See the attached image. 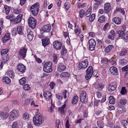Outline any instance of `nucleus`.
<instances>
[{
	"label": "nucleus",
	"instance_id": "6e6552de",
	"mask_svg": "<svg viewBox=\"0 0 128 128\" xmlns=\"http://www.w3.org/2000/svg\"><path fill=\"white\" fill-rule=\"evenodd\" d=\"M87 60H85L79 62L78 66V69L81 70L82 68H86L88 65Z\"/></svg>",
	"mask_w": 128,
	"mask_h": 128
},
{
	"label": "nucleus",
	"instance_id": "20e7f679",
	"mask_svg": "<svg viewBox=\"0 0 128 128\" xmlns=\"http://www.w3.org/2000/svg\"><path fill=\"white\" fill-rule=\"evenodd\" d=\"M86 73L85 76L86 80H88L90 79L93 73V70L92 66H89L86 71Z\"/></svg>",
	"mask_w": 128,
	"mask_h": 128
},
{
	"label": "nucleus",
	"instance_id": "69168bd1",
	"mask_svg": "<svg viewBox=\"0 0 128 128\" xmlns=\"http://www.w3.org/2000/svg\"><path fill=\"white\" fill-rule=\"evenodd\" d=\"M56 98L58 99V100H61L62 98H63V97H62L60 95L59 93H58L57 94H56Z\"/></svg>",
	"mask_w": 128,
	"mask_h": 128
},
{
	"label": "nucleus",
	"instance_id": "e433bc0d",
	"mask_svg": "<svg viewBox=\"0 0 128 128\" xmlns=\"http://www.w3.org/2000/svg\"><path fill=\"white\" fill-rule=\"evenodd\" d=\"M4 8L6 11V14H9V12L10 11V7L6 5H5L4 6Z\"/></svg>",
	"mask_w": 128,
	"mask_h": 128
},
{
	"label": "nucleus",
	"instance_id": "c9c22d12",
	"mask_svg": "<svg viewBox=\"0 0 128 128\" xmlns=\"http://www.w3.org/2000/svg\"><path fill=\"white\" fill-rule=\"evenodd\" d=\"M32 9L33 10H30L32 12V14L34 16H36L37 15L38 12L39 10H34V9Z\"/></svg>",
	"mask_w": 128,
	"mask_h": 128
},
{
	"label": "nucleus",
	"instance_id": "ddd939ff",
	"mask_svg": "<svg viewBox=\"0 0 128 128\" xmlns=\"http://www.w3.org/2000/svg\"><path fill=\"white\" fill-rule=\"evenodd\" d=\"M43 95L47 100H49L51 98L52 94L50 92L48 91H45L43 93Z\"/></svg>",
	"mask_w": 128,
	"mask_h": 128
},
{
	"label": "nucleus",
	"instance_id": "f8f14e48",
	"mask_svg": "<svg viewBox=\"0 0 128 128\" xmlns=\"http://www.w3.org/2000/svg\"><path fill=\"white\" fill-rule=\"evenodd\" d=\"M86 93L85 91H82L80 93V99L81 102L84 103L86 100Z\"/></svg>",
	"mask_w": 128,
	"mask_h": 128
},
{
	"label": "nucleus",
	"instance_id": "de8ad7c7",
	"mask_svg": "<svg viewBox=\"0 0 128 128\" xmlns=\"http://www.w3.org/2000/svg\"><path fill=\"white\" fill-rule=\"evenodd\" d=\"M95 15L94 14H92L90 17L89 20L90 22H93L95 18Z\"/></svg>",
	"mask_w": 128,
	"mask_h": 128
},
{
	"label": "nucleus",
	"instance_id": "f3484780",
	"mask_svg": "<svg viewBox=\"0 0 128 128\" xmlns=\"http://www.w3.org/2000/svg\"><path fill=\"white\" fill-rule=\"evenodd\" d=\"M104 12L106 14L108 13L110 11L111 8L110 4L108 3H106L104 4Z\"/></svg>",
	"mask_w": 128,
	"mask_h": 128
},
{
	"label": "nucleus",
	"instance_id": "72a5a7b5",
	"mask_svg": "<svg viewBox=\"0 0 128 128\" xmlns=\"http://www.w3.org/2000/svg\"><path fill=\"white\" fill-rule=\"evenodd\" d=\"M67 52V50L66 48L64 46H62V51L61 52V55L62 56L65 55Z\"/></svg>",
	"mask_w": 128,
	"mask_h": 128
},
{
	"label": "nucleus",
	"instance_id": "c85d7f7f",
	"mask_svg": "<svg viewBox=\"0 0 128 128\" xmlns=\"http://www.w3.org/2000/svg\"><path fill=\"white\" fill-rule=\"evenodd\" d=\"M2 81L7 84H9L11 82L10 79L8 77H4L2 79Z\"/></svg>",
	"mask_w": 128,
	"mask_h": 128
},
{
	"label": "nucleus",
	"instance_id": "8fccbe9b",
	"mask_svg": "<svg viewBox=\"0 0 128 128\" xmlns=\"http://www.w3.org/2000/svg\"><path fill=\"white\" fill-rule=\"evenodd\" d=\"M97 124L99 128H103L104 127L103 123L100 121H98L97 122Z\"/></svg>",
	"mask_w": 128,
	"mask_h": 128
},
{
	"label": "nucleus",
	"instance_id": "ea45409f",
	"mask_svg": "<svg viewBox=\"0 0 128 128\" xmlns=\"http://www.w3.org/2000/svg\"><path fill=\"white\" fill-rule=\"evenodd\" d=\"M105 20V19L104 16H102L99 18L98 20L99 22L102 23L104 22Z\"/></svg>",
	"mask_w": 128,
	"mask_h": 128
},
{
	"label": "nucleus",
	"instance_id": "9d476101",
	"mask_svg": "<svg viewBox=\"0 0 128 128\" xmlns=\"http://www.w3.org/2000/svg\"><path fill=\"white\" fill-rule=\"evenodd\" d=\"M66 66L63 63H59L57 66V71L59 72H62L66 70Z\"/></svg>",
	"mask_w": 128,
	"mask_h": 128
},
{
	"label": "nucleus",
	"instance_id": "a18cd8bd",
	"mask_svg": "<svg viewBox=\"0 0 128 128\" xmlns=\"http://www.w3.org/2000/svg\"><path fill=\"white\" fill-rule=\"evenodd\" d=\"M17 30L18 33L19 34H22V27L20 26H18L17 27Z\"/></svg>",
	"mask_w": 128,
	"mask_h": 128
},
{
	"label": "nucleus",
	"instance_id": "1a4fd4ad",
	"mask_svg": "<svg viewBox=\"0 0 128 128\" xmlns=\"http://www.w3.org/2000/svg\"><path fill=\"white\" fill-rule=\"evenodd\" d=\"M117 87L116 83L114 82H112L108 86V88L110 92H112L115 90Z\"/></svg>",
	"mask_w": 128,
	"mask_h": 128
},
{
	"label": "nucleus",
	"instance_id": "dca6fc26",
	"mask_svg": "<svg viewBox=\"0 0 128 128\" xmlns=\"http://www.w3.org/2000/svg\"><path fill=\"white\" fill-rule=\"evenodd\" d=\"M54 46V48L57 50H59L61 48L62 46V43L58 41H56L53 43Z\"/></svg>",
	"mask_w": 128,
	"mask_h": 128
},
{
	"label": "nucleus",
	"instance_id": "7ed1b4c3",
	"mask_svg": "<svg viewBox=\"0 0 128 128\" xmlns=\"http://www.w3.org/2000/svg\"><path fill=\"white\" fill-rule=\"evenodd\" d=\"M52 62H49L46 63L44 64L43 70L44 71L47 72L49 73L52 70Z\"/></svg>",
	"mask_w": 128,
	"mask_h": 128
},
{
	"label": "nucleus",
	"instance_id": "338daca9",
	"mask_svg": "<svg viewBox=\"0 0 128 128\" xmlns=\"http://www.w3.org/2000/svg\"><path fill=\"white\" fill-rule=\"evenodd\" d=\"M124 39L126 40H128V34H124L123 36Z\"/></svg>",
	"mask_w": 128,
	"mask_h": 128
},
{
	"label": "nucleus",
	"instance_id": "7c9ffc66",
	"mask_svg": "<svg viewBox=\"0 0 128 128\" xmlns=\"http://www.w3.org/2000/svg\"><path fill=\"white\" fill-rule=\"evenodd\" d=\"M122 126L125 128H128V122L126 120H122L121 122Z\"/></svg>",
	"mask_w": 128,
	"mask_h": 128
},
{
	"label": "nucleus",
	"instance_id": "4468645a",
	"mask_svg": "<svg viewBox=\"0 0 128 128\" xmlns=\"http://www.w3.org/2000/svg\"><path fill=\"white\" fill-rule=\"evenodd\" d=\"M51 27L50 25L49 24L44 25L42 28V30L43 32H49L50 31Z\"/></svg>",
	"mask_w": 128,
	"mask_h": 128
},
{
	"label": "nucleus",
	"instance_id": "09e8293b",
	"mask_svg": "<svg viewBox=\"0 0 128 128\" xmlns=\"http://www.w3.org/2000/svg\"><path fill=\"white\" fill-rule=\"evenodd\" d=\"M53 57L54 58L53 62L55 63L56 64L58 62L57 58L58 57L57 55L55 54H53Z\"/></svg>",
	"mask_w": 128,
	"mask_h": 128
},
{
	"label": "nucleus",
	"instance_id": "4d7b16f0",
	"mask_svg": "<svg viewBox=\"0 0 128 128\" xmlns=\"http://www.w3.org/2000/svg\"><path fill=\"white\" fill-rule=\"evenodd\" d=\"M64 6L66 10H68L70 8V5L69 3L67 2H65L64 4Z\"/></svg>",
	"mask_w": 128,
	"mask_h": 128
},
{
	"label": "nucleus",
	"instance_id": "4be33fe9",
	"mask_svg": "<svg viewBox=\"0 0 128 128\" xmlns=\"http://www.w3.org/2000/svg\"><path fill=\"white\" fill-rule=\"evenodd\" d=\"M112 20L113 22L118 25L120 24L121 22V18L118 17H114L112 19Z\"/></svg>",
	"mask_w": 128,
	"mask_h": 128
},
{
	"label": "nucleus",
	"instance_id": "f704fd0d",
	"mask_svg": "<svg viewBox=\"0 0 128 128\" xmlns=\"http://www.w3.org/2000/svg\"><path fill=\"white\" fill-rule=\"evenodd\" d=\"M110 100L109 102L111 104H114L115 103V100L114 97L112 96H110L109 97Z\"/></svg>",
	"mask_w": 128,
	"mask_h": 128
},
{
	"label": "nucleus",
	"instance_id": "49530a36",
	"mask_svg": "<svg viewBox=\"0 0 128 128\" xmlns=\"http://www.w3.org/2000/svg\"><path fill=\"white\" fill-rule=\"evenodd\" d=\"M8 52V50L7 49H2L1 51V55L2 56H4Z\"/></svg>",
	"mask_w": 128,
	"mask_h": 128
},
{
	"label": "nucleus",
	"instance_id": "680f3d73",
	"mask_svg": "<svg viewBox=\"0 0 128 128\" xmlns=\"http://www.w3.org/2000/svg\"><path fill=\"white\" fill-rule=\"evenodd\" d=\"M101 4H100V3H95L94 4V5L93 6V8L95 10L96 9L98 8L99 6Z\"/></svg>",
	"mask_w": 128,
	"mask_h": 128
},
{
	"label": "nucleus",
	"instance_id": "f257e3e1",
	"mask_svg": "<svg viewBox=\"0 0 128 128\" xmlns=\"http://www.w3.org/2000/svg\"><path fill=\"white\" fill-rule=\"evenodd\" d=\"M43 118L42 115L37 114L36 116H34L33 118V122L35 125H38L42 123V121Z\"/></svg>",
	"mask_w": 128,
	"mask_h": 128
},
{
	"label": "nucleus",
	"instance_id": "0e129e2a",
	"mask_svg": "<svg viewBox=\"0 0 128 128\" xmlns=\"http://www.w3.org/2000/svg\"><path fill=\"white\" fill-rule=\"evenodd\" d=\"M23 88L25 90H29L30 86L28 84H26L24 86Z\"/></svg>",
	"mask_w": 128,
	"mask_h": 128
},
{
	"label": "nucleus",
	"instance_id": "603ef678",
	"mask_svg": "<svg viewBox=\"0 0 128 128\" xmlns=\"http://www.w3.org/2000/svg\"><path fill=\"white\" fill-rule=\"evenodd\" d=\"M12 128H18V126L16 122H13L12 125Z\"/></svg>",
	"mask_w": 128,
	"mask_h": 128
},
{
	"label": "nucleus",
	"instance_id": "79ce46f5",
	"mask_svg": "<svg viewBox=\"0 0 128 128\" xmlns=\"http://www.w3.org/2000/svg\"><path fill=\"white\" fill-rule=\"evenodd\" d=\"M79 12L80 17L81 18H82L85 13V11L83 10H80Z\"/></svg>",
	"mask_w": 128,
	"mask_h": 128
},
{
	"label": "nucleus",
	"instance_id": "9b49d317",
	"mask_svg": "<svg viewBox=\"0 0 128 128\" xmlns=\"http://www.w3.org/2000/svg\"><path fill=\"white\" fill-rule=\"evenodd\" d=\"M27 51V50L24 48L20 49L19 51V54L20 57L22 58L25 57Z\"/></svg>",
	"mask_w": 128,
	"mask_h": 128
},
{
	"label": "nucleus",
	"instance_id": "13d9d810",
	"mask_svg": "<svg viewBox=\"0 0 128 128\" xmlns=\"http://www.w3.org/2000/svg\"><path fill=\"white\" fill-rule=\"evenodd\" d=\"M126 92V90L125 88L124 87H122L121 88V93L122 94H125Z\"/></svg>",
	"mask_w": 128,
	"mask_h": 128
},
{
	"label": "nucleus",
	"instance_id": "a19ab883",
	"mask_svg": "<svg viewBox=\"0 0 128 128\" xmlns=\"http://www.w3.org/2000/svg\"><path fill=\"white\" fill-rule=\"evenodd\" d=\"M26 79L24 77L22 78L19 80V82L20 84L22 85L24 84L26 82Z\"/></svg>",
	"mask_w": 128,
	"mask_h": 128
},
{
	"label": "nucleus",
	"instance_id": "0eeeda50",
	"mask_svg": "<svg viewBox=\"0 0 128 128\" xmlns=\"http://www.w3.org/2000/svg\"><path fill=\"white\" fill-rule=\"evenodd\" d=\"M22 16V14H19L15 18H13L12 19H11L10 20V22L13 24H18L21 22Z\"/></svg>",
	"mask_w": 128,
	"mask_h": 128
},
{
	"label": "nucleus",
	"instance_id": "58836bf2",
	"mask_svg": "<svg viewBox=\"0 0 128 128\" xmlns=\"http://www.w3.org/2000/svg\"><path fill=\"white\" fill-rule=\"evenodd\" d=\"M124 32L122 30H120L117 32V34H118V37L122 38L123 35L124 34Z\"/></svg>",
	"mask_w": 128,
	"mask_h": 128
},
{
	"label": "nucleus",
	"instance_id": "864d4df0",
	"mask_svg": "<svg viewBox=\"0 0 128 128\" xmlns=\"http://www.w3.org/2000/svg\"><path fill=\"white\" fill-rule=\"evenodd\" d=\"M127 51L126 50H122L120 54V56H122L125 55L127 53Z\"/></svg>",
	"mask_w": 128,
	"mask_h": 128
},
{
	"label": "nucleus",
	"instance_id": "5fc2aeb1",
	"mask_svg": "<svg viewBox=\"0 0 128 128\" xmlns=\"http://www.w3.org/2000/svg\"><path fill=\"white\" fill-rule=\"evenodd\" d=\"M56 85V84L54 82H51L49 84L50 87L52 89H53L54 87Z\"/></svg>",
	"mask_w": 128,
	"mask_h": 128
},
{
	"label": "nucleus",
	"instance_id": "423d86ee",
	"mask_svg": "<svg viewBox=\"0 0 128 128\" xmlns=\"http://www.w3.org/2000/svg\"><path fill=\"white\" fill-rule=\"evenodd\" d=\"M88 44L89 45V50L92 51L95 49V48L96 46V42L93 39L90 40L88 41Z\"/></svg>",
	"mask_w": 128,
	"mask_h": 128
},
{
	"label": "nucleus",
	"instance_id": "e2e57ef3",
	"mask_svg": "<svg viewBox=\"0 0 128 128\" xmlns=\"http://www.w3.org/2000/svg\"><path fill=\"white\" fill-rule=\"evenodd\" d=\"M122 71H128V65L122 68Z\"/></svg>",
	"mask_w": 128,
	"mask_h": 128
},
{
	"label": "nucleus",
	"instance_id": "aec40b11",
	"mask_svg": "<svg viewBox=\"0 0 128 128\" xmlns=\"http://www.w3.org/2000/svg\"><path fill=\"white\" fill-rule=\"evenodd\" d=\"M111 74L114 75H116L118 74L117 68L115 67L112 66L109 69Z\"/></svg>",
	"mask_w": 128,
	"mask_h": 128
},
{
	"label": "nucleus",
	"instance_id": "b1692460",
	"mask_svg": "<svg viewBox=\"0 0 128 128\" xmlns=\"http://www.w3.org/2000/svg\"><path fill=\"white\" fill-rule=\"evenodd\" d=\"M66 104H64L61 107L58 108V110L60 113L62 114H64L65 112L64 110L66 107Z\"/></svg>",
	"mask_w": 128,
	"mask_h": 128
},
{
	"label": "nucleus",
	"instance_id": "393cba45",
	"mask_svg": "<svg viewBox=\"0 0 128 128\" xmlns=\"http://www.w3.org/2000/svg\"><path fill=\"white\" fill-rule=\"evenodd\" d=\"M40 8V5L38 3L36 2L33 4L30 7V10H39Z\"/></svg>",
	"mask_w": 128,
	"mask_h": 128
},
{
	"label": "nucleus",
	"instance_id": "bb28decb",
	"mask_svg": "<svg viewBox=\"0 0 128 128\" xmlns=\"http://www.w3.org/2000/svg\"><path fill=\"white\" fill-rule=\"evenodd\" d=\"M114 48V46L113 45H110L108 46L104 50L105 52L106 53H108L112 49Z\"/></svg>",
	"mask_w": 128,
	"mask_h": 128
},
{
	"label": "nucleus",
	"instance_id": "2eb2a0df",
	"mask_svg": "<svg viewBox=\"0 0 128 128\" xmlns=\"http://www.w3.org/2000/svg\"><path fill=\"white\" fill-rule=\"evenodd\" d=\"M26 66L22 64H19L17 66V69L20 72L22 73L25 72L26 70Z\"/></svg>",
	"mask_w": 128,
	"mask_h": 128
},
{
	"label": "nucleus",
	"instance_id": "774afa93",
	"mask_svg": "<svg viewBox=\"0 0 128 128\" xmlns=\"http://www.w3.org/2000/svg\"><path fill=\"white\" fill-rule=\"evenodd\" d=\"M86 13V16L87 17H89L90 15L91 12L88 11V10H87Z\"/></svg>",
	"mask_w": 128,
	"mask_h": 128
},
{
	"label": "nucleus",
	"instance_id": "2f4dec72",
	"mask_svg": "<svg viewBox=\"0 0 128 128\" xmlns=\"http://www.w3.org/2000/svg\"><path fill=\"white\" fill-rule=\"evenodd\" d=\"M8 117V114L7 113L4 114L3 112H2L0 114V120L4 119L7 118Z\"/></svg>",
	"mask_w": 128,
	"mask_h": 128
},
{
	"label": "nucleus",
	"instance_id": "37998d69",
	"mask_svg": "<svg viewBox=\"0 0 128 128\" xmlns=\"http://www.w3.org/2000/svg\"><path fill=\"white\" fill-rule=\"evenodd\" d=\"M104 87V85L102 83H100L98 84L97 85L96 88L98 90H101Z\"/></svg>",
	"mask_w": 128,
	"mask_h": 128
},
{
	"label": "nucleus",
	"instance_id": "a211bd4d",
	"mask_svg": "<svg viewBox=\"0 0 128 128\" xmlns=\"http://www.w3.org/2000/svg\"><path fill=\"white\" fill-rule=\"evenodd\" d=\"M27 38L30 41L32 40L34 36L33 33L30 29H28L27 30Z\"/></svg>",
	"mask_w": 128,
	"mask_h": 128
},
{
	"label": "nucleus",
	"instance_id": "bf43d9fd",
	"mask_svg": "<svg viewBox=\"0 0 128 128\" xmlns=\"http://www.w3.org/2000/svg\"><path fill=\"white\" fill-rule=\"evenodd\" d=\"M101 61L102 63L106 64L108 62V60L107 58H104L102 59Z\"/></svg>",
	"mask_w": 128,
	"mask_h": 128
},
{
	"label": "nucleus",
	"instance_id": "6ab92c4d",
	"mask_svg": "<svg viewBox=\"0 0 128 128\" xmlns=\"http://www.w3.org/2000/svg\"><path fill=\"white\" fill-rule=\"evenodd\" d=\"M127 102V101L124 99H121L117 103L118 107H122V105H125Z\"/></svg>",
	"mask_w": 128,
	"mask_h": 128
},
{
	"label": "nucleus",
	"instance_id": "6e6d98bb",
	"mask_svg": "<svg viewBox=\"0 0 128 128\" xmlns=\"http://www.w3.org/2000/svg\"><path fill=\"white\" fill-rule=\"evenodd\" d=\"M23 118L25 120L28 119L29 118V116L28 114L26 113H24L23 114Z\"/></svg>",
	"mask_w": 128,
	"mask_h": 128
},
{
	"label": "nucleus",
	"instance_id": "4c0bfd02",
	"mask_svg": "<svg viewBox=\"0 0 128 128\" xmlns=\"http://www.w3.org/2000/svg\"><path fill=\"white\" fill-rule=\"evenodd\" d=\"M118 107V112L121 114H122L123 112H125V109L122 107Z\"/></svg>",
	"mask_w": 128,
	"mask_h": 128
},
{
	"label": "nucleus",
	"instance_id": "5701e85b",
	"mask_svg": "<svg viewBox=\"0 0 128 128\" xmlns=\"http://www.w3.org/2000/svg\"><path fill=\"white\" fill-rule=\"evenodd\" d=\"M10 34L8 32L5 34L4 36L2 38V40L4 43L6 42L7 40H10Z\"/></svg>",
	"mask_w": 128,
	"mask_h": 128
},
{
	"label": "nucleus",
	"instance_id": "c756f323",
	"mask_svg": "<svg viewBox=\"0 0 128 128\" xmlns=\"http://www.w3.org/2000/svg\"><path fill=\"white\" fill-rule=\"evenodd\" d=\"M127 61L124 58L120 59L119 62V64L120 65H124L127 63Z\"/></svg>",
	"mask_w": 128,
	"mask_h": 128
},
{
	"label": "nucleus",
	"instance_id": "a878e982",
	"mask_svg": "<svg viewBox=\"0 0 128 128\" xmlns=\"http://www.w3.org/2000/svg\"><path fill=\"white\" fill-rule=\"evenodd\" d=\"M78 96L76 94H75L72 99V103L73 104H76L78 101Z\"/></svg>",
	"mask_w": 128,
	"mask_h": 128
},
{
	"label": "nucleus",
	"instance_id": "052dcab7",
	"mask_svg": "<svg viewBox=\"0 0 128 128\" xmlns=\"http://www.w3.org/2000/svg\"><path fill=\"white\" fill-rule=\"evenodd\" d=\"M6 18L7 19L10 20L11 18H12V19L13 18H15V16H14L13 14H10L9 15H8L6 16Z\"/></svg>",
	"mask_w": 128,
	"mask_h": 128
},
{
	"label": "nucleus",
	"instance_id": "39448f33",
	"mask_svg": "<svg viewBox=\"0 0 128 128\" xmlns=\"http://www.w3.org/2000/svg\"><path fill=\"white\" fill-rule=\"evenodd\" d=\"M28 24L30 27L34 28L36 24V21L34 18L32 17L28 18Z\"/></svg>",
	"mask_w": 128,
	"mask_h": 128
},
{
	"label": "nucleus",
	"instance_id": "c03bdc74",
	"mask_svg": "<svg viewBox=\"0 0 128 128\" xmlns=\"http://www.w3.org/2000/svg\"><path fill=\"white\" fill-rule=\"evenodd\" d=\"M2 57V59L4 62H6L7 61L9 58V56L8 54H6L4 55Z\"/></svg>",
	"mask_w": 128,
	"mask_h": 128
},
{
	"label": "nucleus",
	"instance_id": "412c9836",
	"mask_svg": "<svg viewBox=\"0 0 128 128\" xmlns=\"http://www.w3.org/2000/svg\"><path fill=\"white\" fill-rule=\"evenodd\" d=\"M42 44L44 47L48 45L50 43L49 39L48 38H46L44 39H42Z\"/></svg>",
	"mask_w": 128,
	"mask_h": 128
},
{
	"label": "nucleus",
	"instance_id": "f03ea898",
	"mask_svg": "<svg viewBox=\"0 0 128 128\" xmlns=\"http://www.w3.org/2000/svg\"><path fill=\"white\" fill-rule=\"evenodd\" d=\"M10 114L9 118L10 120L13 121L18 118L19 115V111L17 110H13L10 113Z\"/></svg>",
	"mask_w": 128,
	"mask_h": 128
},
{
	"label": "nucleus",
	"instance_id": "473e14b6",
	"mask_svg": "<svg viewBox=\"0 0 128 128\" xmlns=\"http://www.w3.org/2000/svg\"><path fill=\"white\" fill-rule=\"evenodd\" d=\"M70 76V74L68 72H66L62 73L60 74V76L61 78L63 77H69Z\"/></svg>",
	"mask_w": 128,
	"mask_h": 128
},
{
	"label": "nucleus",
	"instance_id": "cd10ccee",
	"mask_svg": "<svg viewBox=\"0 0 128 128\" xmlns=\"http://www.w3.org/2000/svg\"><path fill=\"white\" fill-rule=\"evenodd\" d=\"M115 12H119L122 15H124L125 11L124 9L121 7L116 8Z\"/></svg>",
	"mask_w": 128,
	"mask_h": 128
},
{
	"label": "nucleus",
	"instance_id": "3c124183",
	"mask_svg": "<svg viewBox=\"0 0 128 128\" xmlns=\"http://www.w3.org/2000/svg\"><path fill=\"white\" fill-rule=\"evenodd\" d=\"M8 75L9 77L12 78H13L14 76V72L12 71H10L8 72Z\"/></svg>",
	"mask_w": 128,
	"mask_h": 128
}]
</instances>
